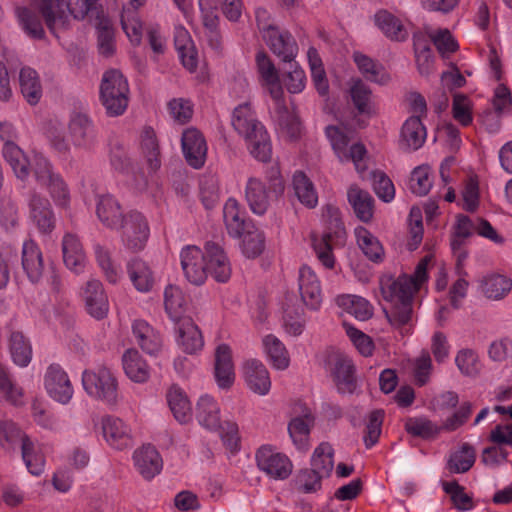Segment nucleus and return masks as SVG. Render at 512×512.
<instances>
[{
    "label": "nucleus",
    "instance_id": "nucleus-63",
    "mask_svg": "<svg viewBox=\"0 0 512 512\" xmlns=\"http://www.w3.org/2000/svg\"><path fill=\"white\" fill-rule=\"evenodd\" d=\"M372 177L376 195L384 202L392 201L395 196V188L390 178L381 171H374Z\"/></svg>",
    "mask_w": 512,
    "mask_h": 512
},
{
    "label": "nucleus",
    "instance_id": "nucleus-32",
    "mask_svg": "<svg viewBox=\"0 0 512 512\" xmlns=\"http://www.w3.org/2000/svg\"><path fill=\"white\" fill-rule=\"evenodd\" d=\"M63 260L68 269L75 273L83 271L85 254L76 235L66 233L62 240Z\"/></svg>",
    "mask_w": 512,
    "mask_h": 512
},
{
    "label": "nucleus",
    "instance_id": "nucleus-24",
    "mask_svg": "<svg viewBox=\"0 0 512 512\" xmlns=\"http://www.w3.org/2000/svg\"><path fill=\"white\" fill-rule=\"evenodd\" d=\"M244 379L254 393L266 395L271 387L268 370L265 365L256 359H249L243 365Z\"/></svg>",
    "mask_w": 512,
    "mask_h": 512
},
{
    "label": "nucleus",
    "instance_id": "nucleus-53",
    "mask_svg": "<svg viewBox=\"0 0 512 512\" xmlns=\"http://www.w3.org/2000/svg\"><path fill=\"white\" fill-rule=\"evenodd\" d=\"M265 351L277 369H286L289 365L288 353L283 343L274 335H267L263 339Z\"/></svg>",
    "mask_w": 512,
    "mask_h": 512
},
{
    "label": "nucleus",
    "instance_id": "nucleus-48",
    "mask_svg": "<svg viewBox=\"0 0 512 512\" xmlns=\"http://www.w3.org/2000/svg\"><path fill=\"white\" fill-rule=\"evenodd\" d=\"M357 243L365 256L373 261L382 260L384 251L379 240L370 233L366 228L360 227L356 229Z\"/></svg>",
    "mask_w": 512,
    "mask_h": 512
},
{
    "label": "nucleus",
    "instance_id": "nucleus-1",
    "mask_svg": "<svg viewBox=\"0 0 512 512\" xmlns=\"http://www.w3.org/2000/svg\"><path fill=\"white\" fill-rule=\"evenodd\" d=\"M97 1L75 0L74 6L69 8L64 0H31L34 10L27 7H18L16 14L22 28L30 37L42 39L45 31L39 14L49 31L57 36L59 31L68 28L71 15L75 19H83L95 8Z\"/></svg>",
    "mask_w": 512,
    "mask_h": 512
},
{
    "label": "nucleus",
    "instance_id": "nucleus-59",
    "mask_svg": "<svg viewBox=\"0 0 512 512\" xmlns=\"http://www.w3.org/2000/svg\"><path fill=\"white\" fill-rule=\"evenodd\" d=\"M21 451L22 459L28 471L34 476H39L44 470V456L35 451L34 444L30 439H26V441L23 442Z\"/></svg>",
    "mask_w": 512,
    "mask_h": 512
},
{
    "label": "nucleus",
    "instance_id": "nucleus-56",
    "mask_svg": "<svg viewBox=\"0 0 512 512\" xmlns=\"http://www.w3.org/2000/svg\"><path fill=\"white\" fill-rule=\"evenodd\" d=\"M512 287V281L503 275H490L482 282L484 294L491 299L503 298Z\"/></svg>",
    "mask_w": 512,
    "mask_h": 512
},
{
    "label": "nucleus",
    "instance_id": "nucleus-11",
    "mask_svg": "<svg viewBox=\"0 0 512 512\" xmlns=\"http://www.w3.org/2000/svg\"><path fill=\"white\" fill-rule=\"evenodd\" d=\"M181 267L186 279L194 285H202L207 278L206 253L197 246H187L180 253Z\"/></svg>",
    "mask_w": 512,
    "mask_h": 512
},
{
    "label": "nucleus",
    "instance_id": "nucleus-49",
    "mask_svg": "<svg viewBox=\"0 0 512 512\" xmlns=\"http://www.w3.org/2000/svg\"><path fill=\"white\" fill-rule=\"evenodd\" d=\"M274 118L279 129L289 138H296L301 131V123L298 116L290 112L286 105H279L274 109Z\"/></svg>",
    "mask_w": 512,
    "mask_h": 512
},
{
    "label": "nucleus",
    "instance_id": "nucleus-12",
    "mask_svg": "<svg viewBox=\"0 0 512 512\" xmlns=\"http://www.w3.org/2000/svg\"><path fill=\"white\" fill-rule=\"evenodd\" d=\"M48 395L61 404H67L73 396V387L67 373L57 364H51L44 376Z\"/></svg>",
    "mask_w": 512,
    "mask_h": 512
},
{
    "label": "nucleus",
    "instance_id": "nucleus-31",
    "mask_svg": "<svg viewBox=\"0 0 512 512\" xmlns=\"http://www.w3.org/2000/svg\"><path fill=\"white\" fill-rule=\"evenodd\" d=\"M313 425L314 417L309 411H306L302 416L292 418L289 422L288 432L298 450H308L310 430Z\"/></svg>",
    "mask_w": 512,
    "mask_h": 512
},
{
    "label": "nucleus",
    "instance_id": "nucleus-34",
    "mask_svg": "<svg viewBox=\"0 0 512 512\" xmlns=\"http://www.w3.org/2000/svg\"><path fill=\"white\" fill-rule=\"evenodd\" d=\"M96 213L99 220L111 229H118L125 217L117 200L109 194L99 197Z\"/></svg>",
    "mask_w": 512,
    "mask_h": 512
},
{
    "label": "nucleus",
    "instance_id": "nucleus-8",
    "mask_svg": "<svg viewBox=\"0 0 512 512\" xmlns=\"http://www.w3.org/2000/svg\"><path fill=\"white\" fill-rule=\"evenodd\" d=\"M266 16V11L258 9L256 20L259 31L270 50L283 62L291 63L298 54V44L290 32L280 30L278 27L263 23L261 18Z\"/></svg>",
    "mask_w": 512,
    "mask_h": 512
},
{
    "label": "nucleus",
    "instance_id": "nucleus-52",
    "mask_svg": "<svg viewBox=\"0 0 512 512\" xmlns=\"http://www.w3.org/2000/svg\"><path fill=\"white\" fill-rule=\"evenodd\" d=\"M186 303V299L179 287L174 285L166 287L164 291V305L166 312L174 322L184 318L182 313Z\"/></svg>",
    "mask_w": 512,
    "mask_h": 512
},
{
    "label": "nucleus",
    "instance_id": "nucleus-57",
    "mask_svg": "<svg viewBox=\"0 0 512 512\" xmlns=\"http://www.w3.org/2000/svg\"><path fill=\"white\" fill-rule=\"evenodd\" d=\"M29 439L12 421L0 422V445L5 449H14L16 445L23 447V442Z\"/></svg>",
    "mask_w": 512,
    "mask_h": 512
},
{
    "label": "nucleus",
    "instance_id": "nucleus-61",
    "mask_svg": "<svg viewBox=\"0 0 512 512\" xmlns=\"http://www.w3.org/2000/svg\"><path fill=\"white\" fill-rule=\"evenodd\" d=\"M94 252L96 261L104 272L107 280L110 283H116L118 280V271L111 259L110 251L106 247L96 244L94 246Z\"/></svg>",
    "mask_w": 512,
    "mask_h": 512
},
{
    "label": "nucleus",
    "instance_id": "nucleus-29",
    "mask_svg": "<svg viewBox=\"0 0 512 512\" xmlns=\"http://www.w3.org/2000/svg\"><path fill=\"white\" fill-rule=\"evenodd\" d=\"M384 313L390 325L399 330L402 335L410 332L413 320V299L395 303L390 310L385 309Z\"/></svg>",
    "mask_w": 512,
    "mask_h": 512
},
{
    "label": "nucleus",
    "instance_id": "nucleus-15",
    "mask_svg": "<svg viewBox=\"0 0 512 512\" xmlns=\"http://www.w3.org/2000/svg\"><path fill=\"white\" fill-rule=\"evenodd\" d=\"M181 145L187 163L199 169L204 165L207 145L201 132L195 128L186 129L181 138Z\"/></svg>",
    "mask_w": 512,
    "mask_h": 512
},
{
    "label": "nucleus",
    "instance_id": "nucleus-3",
    "mask_svg": "<svg viewBox=\"0 0 512 512\" xmlns=\"http://www.w3.org/2000/svg\"><path fill=\"white\" fill-rule=\"evenodd\" d=\"M323 218L326 223V230L320 238L312 236V245L318 260L328 269L334 267L335 258L333 249L344 243L346 231L341 219L340 210L332 205H327Z\"/></svg>",
    "mask_w": 512,
    "mask_h": 512
},
{
    "label": "nucleus",
    "instance_id": "nucleus-7",
    "mask_svg": "<svg viewBox=\"0 0 512 512\" xmlns=\"http://www.w3.org/2000/svg\"><path fill=\"white\" fill-rule=\"evenodd\" d=\"M82 385L89 396L100 400L109 406L118 403V382L113 372L106 366H99L95 370H84Z\"/></svg>",
    "mask_w": 512,
    "mask_h": 512
},
{
    "label": "nucleus",
    "instance_id": "nucleus-54",
    "mask_svg": "<svg viewBox=\"0 0 512 512\" xmlns=\"http://www.w3.org/2000/svg\"><path fill=\"white\" fill-rule=\"evenodd\" d=\"M241 237V249L246 257L255 258L263 252L265 237L259 229L251 226L244 231Z\"/></svg>",
    "mask_w": 512,
    "mask_h": 512
},
{
    "label": "nucleus",
    "instance_id": "nucleus-46",
    "mask_svg": "<svg viewBox=\"0 0 512 512\" xmlns=\"http://www.w3.org/2000/svg\"><path fill=\"white\" fill-rule=\"evenodd\" d=\"M141 150L149 168L152 171L158 170L161 166L160 148L152 128L144 129L141 136Z\"/></svg>",
    "mask_w": 512,
    "mask_h": 512
},
{
    "label": "nucleus",
    "instance_id": "nucleus-41",
    "mask_svg": "<svg viewBox=\"0 0 512 512\" xmlns=\"http://www.w3.org/2000/svg\"><path fill=\"white\" fill-rule=\"evenodd\" d=\"M168 405L180 423H187L192 417V408L186 394L176 386L169 389L167 393Z\"/></svg>",
    "mask_w": 512,
    "mask_h": 512
},
{
    "label": "nucleus",
    "instance_id": "nucleus-43",
    "mask_svg": "<svg viewBox=\"0 0 512 512\" xmlns=\"http://www.w3.org/2000/svg\"><path fill=\"white\" fill-rule=\"evenodd\" d=\"M337 304L356 319L365 321L372 317L373 307L365 298L356 295L337 297Z\"/></svg>",
    "mask_w": 512,
    "mask_h": 512
},
{
    "label": "nucleus",
    "instance_id": "nucleus-42",
    "mask_svg": "<svg viewBox=\"0 0 512 512\" xmlns=\"http://www.w3.org/2000/svg\"><path fill=\"white\" fill-rule=\"evenodd\" d=\"M292 185L298 200L308 208H314L318 203V196L313 183L302 171L293 175Z\"/></svg>",
    "mask_w": 512,
    "mask_h": 512
},
{
    "label": "nucleus",
    "instance_id": "nucleus-6",
    "mask_svg": "<svg viewBox=\"0 0 512 512\" xmlns=\"http://www.w3.org/2000/svg\"><path fill=\"white\" fill-rule=\"evenodd\" d=\"M129 85L123 74L116 69L106 71L101 80L100 100L109 116L122 115L129 102Z\"/></svg>",
    "mask_w": 512,
    "mask_h": 512
},
{
    "label": "nucleus",
    "instance_id": "nucleus-47",
    "mask_svg": "<svg viewBox=\"0 0 512 512\" xmlns=\"http://www.w3.org/2000/svg\"><path fill=\"white\" fill-rule=\"evenodd\" d=\"M333 454V448L329 443H321L313 452L311 468L324 478L329 477L334 467Z\"/></svg>",
    "mask_w": 512,
    "mask_h": 512
},
{
    "label": "nucleus",
    "instance_id": "nucleus-36",
    "mask_svg": "<svg viewBox=\"0 0 512 512\" xmlns=\"http://www.w3.org/2000/svg\"><path fill=\"white\" fill-rule=\"evenodd\" d=\"M347 197L356 217L362 222H369L373 217L374 199L369 192L357 186L348 189Z\"/></svg>",
    "mask_w": 512,
    "mask_h": 512
},
{
    "label": "nucleus",
    "instance_id": "nucleus-13",
    "mask_svg": "<svg viewBox=\"0 0 512 512\" xmlns=\"http://www.w3.org/2000/svg\"><path fill=\"white\" fill-rule=\"evenodd\" d=\"M81 296L89 315L95 319H103L109 311L108 297L102 283L97 279L87 281L82 289Z\"/></svg>",
    "mask_w": 512,
    "mask_h": 512
},
{
    "label": "nucleus",
    "instance_id": "nucleus-62",
    "mask_svg": "<svg viewBox=\"0 0 512 512\" xmlns=\"http://www.w3.org/2000/svg\"><path fill=\"white\" fill-rule=\"evenodd\" d=\"M98 49L100 54L109 57L114 52V32L107 20H101L97 26Z\"/></svg>",
    "mask_w": 512,
    "mask_h": 512
},
{
    "label": "nucleus",
    "instance_id": "nucleus-30",
    "mask_svg": "<svg viewBox=\"0 0 512 512\" xmlns=\"http://www.w3.org/2000/svg\"><path fill=\"white\" fill-rule=\"evenodd\" d=\"M375 25L391 41L403 42L408 38V31L402 21L387 10H380L374 16Z\"/></svg>",
    "mask_w": 512,
    "mask_h": 512
},
{
    "label": "nucleus",
    "instance_id": "nucleus-5",
    "mask_svg": "<svg viewBox=\"0 0 512 512\" xmlns=\"http://www.w3.org/2000/svg\"><path fill=\"white\" fill-rule=\"evenodd\" d=\"M220 408L216 401L208 396H201L196 405V418L199 424L209 430H218L223 444L231 452L239 449L238 425L232 421L221 424L219 416Z\"/></svg>",
    "mask_w": 512,
    "mask_h": 512
},
{
    "label": "nucleus",
    "instance_id": "nucleus-28",
    "mask_svg": "<svg viewBox=\"0 0 512 512\" xmlns=\"http://www.w3.org/2000/svg\"><path fill=\"white\" fill-rule=\"evenodd\" d=\"M133 335L143 351L150 355L157 354L162 347L160 334L144 320H135L132 325Z\"/></svg>",
    "mask_w": 512,
    "mask_h": 512
},
{
    "label": "nucleus",
    "instance_id": "nucleus-35",
    "mask_svg": "<svg viewBox=\"0 0 512 512\" xmlns=\"http://www.w3.org/2000/svg\"><path fill=\"white\" fill-rule=\"evenodd\" d=\"M223 218L228 234L234 238H240L244 231L252 225L246 223L244 213L240 211L239 203L230 198L223 208Z\"/></svg>",
    "mask_w": 512,
    "mask_h": 512
},
{
    "label": "nucleus",
    "instance_id": "nucleus-25",
    "mask_svg": "<svg viewBox=\"0 0 512 512\" xmlns=\"http://www.w3.org/2000/svg\"><path fill=\"white\" fill-rule=\"evenodd\" d=\"M22 268L32 283H38L43 276V254L39 246L31 239L22 246Z\"/></svg>",
    "mask_w": 512,
    "mask_h": 512
},
{
    "label": "nucleus",
    "instance_id": "nucleus-60",
    "mask_svg": "<svg viewBox=\"0 0 512 512\" xmlns=\"http://www.w3.org/2000/svg\"><path fill=\"white\" fill-rule=\"evenodd\" d=\"M384 412L382 410H374L369 414L368 422L363 437L366 448L373 447L379 440L381 435Z\"/></svg>",
    "mask_w": 512,
    "mask_h": 512
},
{
    "label": "nucleus",
    "instance_id": "nucleus-9",
    "mask_svg": "<svg viewBox=\"0 0 512 512\" xmlns=\"http://www.w3.org/2000/svg\"><path fill=\"white\" fill-rule=\"evenodd\" d=\"M119 228L122 230V241L128 249L139 251L144 248L149 237V227L141 213L137 211L128 213Z\"/></svg>",
    "mask_w": 512,
    "mask_h": 512
},
{
    "label": "nucleus",
    "instance_id": "nucleus-58",
    "mask_svg": "<svg viewBox=\"0 0 512 512\" xmlns=\"http://www.w3.org/2000/svg\"><path fill=\"white\" fill-rule=\"evenodd\" d=\"M416 64L421 75H429L433 66L431 48L423 37L414 36Z\"/></svg>",
    "mask_w": 512,
    "mask_h": 512
},
{
    "label": "nucleus",
    "instance_id": "nucleus-10",
    "mask_svg": "<svg viewBox=\"0 0 512 512\" xmlns=\"http://www.w3.org/2000/svg\"><path fill=\"white\" fill-rule=\"evenodd\" d=\"M256 461L261 471L276 480L286 479L292 472V463L289 458L275 452L271 446L260 447L256 452Z\"/></svg>",
    "mask_w": 512,
    "mask_h": 512
},
{
    "label": "nucleus",
    "instance_id": "nucleus-51",
    "mask_svg": "<svg viewBox=\"0 0 512 512\" xmlns=\"http://www.w3.org/2000/svg\"><path fill=\"white\" fill-rule=\"evenodd\" d=\"M475 458L474 448L470 444L464 443L459 451L450 456L447 468L452 473H465L474 465Z\"/></svg>",
    "mask_w": 512,
    "mask_h": 512
},
{
    "label": "nucleus",
    "instance_id": "nucleus-14",
    "mask_svg": "<svg viewBox=\"0 0 512 512\" xmlns=\"http://www.w3.org/2000/svg\"><path fill=\"white\" fill-rule=\"evenodd\" d=\"M380 290L384 300L393 304L413 299L415 281L407 275L393 278L385 276L380 279Z\"/></svg>",
    "mask_w": 512,
    "mask_h": 512
},
{
    "label": "nucleus",
    "instance_id": "nucleus-26",
    "mask_svg": "<svg viewBox=\"0 0 512 512\" xmlns=\"http://www.w3.org/2000/svg\"><path fill=\"white\" fill-rule=\"evenodd\" d=\"M106 441L114 448L122 450L132 445L130 428L119 418L108 416L102 421Z\"/></svg>",
    "mask_w": 512,
    "mask_h": 512
},
{
    "label": "nucleus",
    "instance_id": "nucleus-21",
    "mask_svg": "<svg viewBox=\"0 0 512 512\" xmlns=\"http://www.w3.org/2000/svg\"><path fill=\"white\" fill-rule=\"evenodd\" d=\"M214 376L221 389H229L235 381L232 351L227 344H220L215 350Z\"/></svg>",
    "mask_w": 512,
    "mask_h": 512
},
{
    "label": "nucleus",
    "instance_id": "nucleus-50",
    "mask_svg": "<svg viewBox=\"0 0 512 512\" xmlns=\"http://www.w3.org/2000/svg\"><path fill=\"white\" fill-rule=\"evenodd\" d=\"M405 430L412 436L431 439L439 434L442 427L426 417H410L405 421Z\"/></svg>",
    "mask_w": 512,
    "mask_h": 512
},
{
    "label": "nucleus",
    "instance_id": "nucleus-33",
    "mask_svg": "<svg viewBox=\"0 0 512 512\" xmlns=\"http://www.w3.org/2000/svg\"><path fill=\"white\" fill-rule=\"evenodd\" d=\"M353 60L364 78L379 85H386L390 76L385 72L383 65L361 52H354Z\"/></svg>",
    "mask_w": 512,
    "mask_h": 512
},
{
    "label": "nucleus",
    "instance_id": "nucleus-2",
    "mask_svg": "<svg viewBox=\"0 0 512 512\" xmlns=\"http://www.w3.org/2000/svg\"><path fill=\"white\" fill-rule=\"evenodd\" d=\"M231 123L235 131L244 138L247 149L256 160H271L272 147L268 132L248 103L240 104L234 109Z\"/></svg>",
    "mask_w": 512,
    "mask_h": 512
},
{
    "label": "nucleus",
    "instance_id": "nucleus-23",
    "mask_svg": "<svg viewBox=\"0 0 512 512\" xmlns=\"http://www.w3.org/2000/svg\"><path fill=\"white\" fill-rule=\"evenodd\" d=\"M138 473L145 479L151 480L160 473L163 462L160 454L152 445H144L133 455Z\"/></svg>",
    "mask_w": 512,
    "mask_h": 512
},
{
    "label": "nucleus",
    "instance_id": "nucleus-27",
    "mask_svg": "<svg viewBox=\"0 0 512 512\" xmlns=\"http://www.w3.org/2000/svg\"><path fill=\"white\" fill-rule=\"evenodd\" d=\"M333 379L339 393L353 394L356 391L355 366L349 358L340 356L336 359Z\"/></svg>",
    "mask_w": 512,
    "mask_h": 512
},
{
    "label": "nucleus",
    "instance_id": "nucleus-19",
    "mask_svg": "<svg viewBox=\"0 0 512 512\" xmlns=\"http://www.w3.org/2000/svg\"><path fill=\"white\" fill-rule=\"evenodd\" d=\"M207 274L210 273L217 282H226L231 276L230 262L223 248L216 242L205 244Z\"/></svg>",
    "mask_w": 512,
    "mask_h": 512
},
{
    "label": "nucleus",
    "instance_id": "nucleus-16",
    "mask_svg": "<svg viewBox=\"0 0 512 512\" xmlns=\"http://www.w3.org/2000/svg\"><path fill=\"white\" fill-rule=\"evenodd\" d=\"M298 286L303 303L310 309H318L322 302L321 284L315 272L307 265L299 269Z\"/></svg>",
    "mask_w": 512,
    "mask_h": 512
},
{
    "label": "nucleus",
    "instance_id": "nucleus-38",
    "mask_svg": "<svg viewBox=\"0 0 512 512\" xmlns=\"http://www.w3.org/2000/svg\"><path fill=\"white\" fill-rule=\"evenodd\" d=\"M123 369L129 379L136 383H143L150 376L146 361L135 349H128L122 356Z\"/></svg>",
    "mask_w": 512,
    "mask_h": 512
},
{
    "label": "nucleus",
    "instance_id": "nucleus-55",
    "mask_svg": "<svg viewBox=\"0 0 512 512\" xmlns=\"http://www.w3.org/2000/svg\"><path fill=\"white\" fill-rule=\"evenodd\" d=\"M432 187V173L429 166L416 167L409 178V189L417 196H425Z\"/></svg>",
    "mask_w": 512,
    "mask_h": 512
},
{
    "label": "nucleus",
    "instance_id": "nucleus-39",
    "mask_svg": "<svg viewBox=\"0 0 512 512\" xmlns=\"http://www.w3.org/2000/svg\"><path fill=\"white\" fill-rule=\"evenodd\" d=\"M9 348L13 362L26 367L32 359V347L30 341L21 331H12L9 337Z\"/></svg>",
    "mask_w": 512,
    "mask_h": 512
},
{
    "label": "nucleus",
    "instance_id": "nucleus-22",
    "mask_svg": "<svg viewBox=\"0 0 512 512\" xmlns=\"http://www.w3.org/2000/svg\"><path fill=\"white\" fill-rule=\"evenodd\" d=\"M29 215L41 233H50L55 227V216L48 199L33 193L29 199Z\"/></svg>",
    "mask_w": 512,
    "mask_h": 512
},
{
    "label": "nucleus",
    "instance_id": "nucleus-20",
    "mask_svg": "<svg viewBox=\"0 0 512 512\" xmlns=\"http://www.w3.org/2000/svg\"><path fill=\"white\" fill-rule=\"evenodd\" d=\"M177 344L185 353L193 354L201 350L204 341L198 326L190 317H184L175 322Z\"/></svg>",
    "mask_w": 512,
    "mask_h": 512
},
{
    "label": "nucleus",
    "instance_id": "nucleus-18",
    "mask_svg": "<svg viewBox=\"0 0 512 512\" xmlns=\"http://www.w3.org/2000/svg\"><path fill=\"white\" fill-rule=\"evenodd\" d=\"M69 133L76 148L90 149L96 142L95 126L86 114L78 113L71 118Z\"/></svg>",
    "mask_w": 512,
    "mask_h": 512
},
{
    "label": "nucleus",
    "instance_id": "nucleus-44",
    "mask_svg": "<svg viewBox=\"0 0 512 512\" xmlns=\"http://www.w3.org/2000/svg\"><path fill=\"white\" fill-rule=\"evenodd\" d=\"M349 94L353 105L359 114H369L371 111L372 91L360 78L350 80Z\"/></svg>",
    "mask_w": 512,
    "mask_h": 512
},
{
    "label": "nucleus",
    "instance_id": "nucleus-40",
    "mask_svg": "<svg viewBox=\"0 0 512 512\" xmlns=\"http://www.w3.org/2000/svg\"><path fill=\"white\" fill-rule=\"evenodd\" d=\"M2 153L16 177L21 180L26 179L29 175V160L21 148L16 143H5Z\"/></svg>",
    "mask_w": 512,
    "mask_h": 512
},
{
    "label": "nucleus",
    "instance_id": "nucleus-4",
    "mask_svg": "<svg viewBox=\"0 0 512 512\" xmlns=\"http://www.w3.org/2000/svg\"><path fill=\"white\" fill-rule=\"evenodd\" d=\"M284 190L285 185L280 171L272 168L267 175V182L256 177L248 179L245 197L251 211L257 215H263L271 203L283 195Z\"/></svg>",
    "mask_w": 512,
    "mask_h": 512
},
{
    "label": "nucleus",
    "instance_id": "nucleus-17",
    "mask_svg": "<svg viewBox=\"0 0 512 512\" xmlns=\"http://www.w3.org/2000/svg\"><path fill=\"white\" fill-rule=\"evenodd\" d=\"M427 138V130L419 116H410L400 130L399 147L405 152L420 149Z\"/></svg>",
    "mask_w": 512,
    "mask_h": 512
},
{
    "label": "nucleus",
    "instance_id": "nucleus-37",
    "mask_svg": "<svg viewBox=\"0 0 512 512\" xmlns=\"http://www.w3.org/2000/svg\"><path fill=\"white\" fill-rule=\"evenodd\" d=\"M19 85L23 97L30 105L39 103L42 97V85L36 70L23 67L19 73Z\"/></svg>",
    "mask_w": 512,
    "mask_h": 512
},
{
    "label": "nucleus",
    "instance_id": "nucleus-45",
    "mask_svg": "<svg viewBox=\"0 0 512 512\" xmlns=\"http://www.w3.org/2000/svg\"><path fill=\"white\" fill-rule=\"evenodd\" d=\"M127 269L129 277L138 291L148 292L152 288V272L144 261L134 258L128 263Z\"/></svg>",
    "mask_w": 512,
    "mask_h": 512
},
{
    "label": "nucleus",
    "instance_id": "nucleus-64",
    "mask_svg": "<svg viewBox=\"0 0 512 512\" xmlns=\"http://www.w3.org/2000/svg\"><path fill=\"white\" fill-rule=\"evenodd\" d=\"M453 117L463 126H468L472 122L471 103L464 94H455L452 105Z\"/></svg>",
    "mask_w": 512,
    "mask_h": 512
}]
</instances>
